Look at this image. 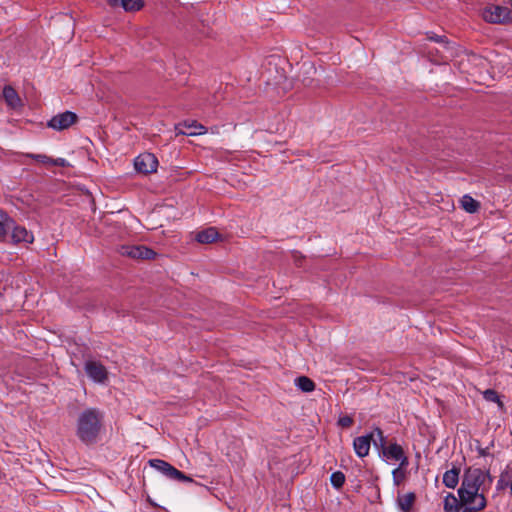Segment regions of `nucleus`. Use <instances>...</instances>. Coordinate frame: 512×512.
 <instances>
[{
    "label": "nucleus",
    "mask_w": 512,
    "mask_h": 512,
    "mask_svg": "<svg viewBox=\"0 0 512 512\" xmlns=\"http://www.w3.org/2000/svg\"><path fill=\"white\" fill-rule=\"evenodd\" d=\"M149 465L157 469L170 479L177 480L180 482H193V479L191 477L187 476L182 471L176 469L174 466H172L170 463L164 460L151 459L149 460Z\"/></svg>",
    "instance_id": "nucleus-4"
},
{
    "label": "nucleus",
    "mask_w": 512,
    "mask_h": 512,
    "mask_svg": "<svg viewBox=\"0 0 512 512\" xmlns=\"http://www.w3.org/2000/svg\"><path fill=\"white\" fill-rule=\"evenodd\" d=\"M2 97L6 105L13 110L23 107V102L18 92L11 85H5L3 87Z\"/></svg>",
    "instance_id": "nucleus-11"
},
{
    "label": "nucleus",
    "mask_w": 512,
    "mask_h": 512,
    "mask_svg": "<svg viewBox=\"0 0 512 512\" xmlns=\"http://www.w3.org/2000/svg\"><path fill=\"white\" fill-rule=\"evenodd\" d=\"M404 449L398 443H389L385 448L382 449L380 454L388 460H398L402 457Z\"/></svg>",
    "instance_id": "nucleus-15"
},
{
    "label": "nucleus",
    "mask_w": 512,
    "mask_h": 512,
    "mask_svg": "<svg viewBox=\"0 0 512 512\" xmlns=\"http://www.w3.org/2000/svg\"><path fill=\"white\" fill-rule=\"evenodd\" d=\"M330 481L335 489H341L345 483V475L341 471H336L331 474Z\"/></svg>",
    "instance_id": "nucleus-25"
},
{
    "label": "nucleus",
    "mask_w": 512,
    "mask_h": 512,
    "mask_svg": "<svg viewBox=\"0 0 512 512\" xmlns=\"http://www.w3.org/2000/svg\"><path fill=\"white\" fill-rule=\"evenodd\" d=\"M483 476H484V486H486V482H487V488L488 489L492 482H493V476L491 475L490 473V470H486V471H483Z\"/></svg>",
    "instance_id": "nucleus-31"
},
{
    "label": "nucleus",
    "mask_w": 512,
    "mask_h": 512,
    "mask_svg": "<svg viewBox=\"0 0 512 512\" xmlns=\"http://www.w3.org/2000/svg\"><path fill=\"white\" fill-rule=\"evenodd\" d=\"M78 121V116L72 111H65L53 116L47 123L49 128L57 131L68 129Z\"/></svg>",
    "instance_id": "nucleus-7"
},
{
    "label": "nucleus",
    "mask_w": 512,
    "mask_h": 512,
    "mask_svg": "<svg viewBox=\"0 0 512 512\" xmlns=\"http://www.w3.org/2000/svg\"><path fill=\"white\" fill-rule=\"evenodd\" d=\"M426 35L428 40L442 44L446 50L450 49L451 43L445 35H437L434 32H427Z\"/></svg>",
    "instance_id": "nucleus-24"
},
{
    "label": "nucleus",
    "mask_w": 512,
    "mask_h": 512,
    "mask_svg": "<svg viewBox=\"0 0 512 512\" xmlns=\"http://www.w3.org/2000/svg\"><path fill=\"white\" fill-rule=\"evenodd\" d=\"M157 167L158 159L152 153H141L134 159V168L138 173L148 175L156 172Z\"/></svg>",
    "instance_id": "nucleus-5"
},
{
    "label": "nucleus",
    "mask_w": 512,
    "mask_h": 512,
    "mask_svg": "<svg viewBox=\"0 0 512 512\" xmlns=\"http://www.w3.org/2000/svg\"><path fill=\"white\" fill-rule=\"evenodd\" d=\"M373 436L374 433H369L364 436L356 437L353 440V448L358 457L364 458L369 454Z\"/></svg>",
    "instance_id": "nucleus-10"
},
{
    "label": "nucleus",
    "mask_w": 512,
    "mask_h": 512,
    "mask_svg": "<svg viewBox=\"0 0 512 512\" xmlns=\"http://www.w3.org/2000/svg\"><path fill=\"white\" fill-rule=\"evenodd\" d=\"M503 488V480L502 478L498 481V489Z\"/></svg>",
    "instance_id": "nucleus-34"
},
{
    "label": "nucleus",
    "mask_w": 512,
    "mask_h": 512,
    "mask_svg": "<svg viewBox=\"0 0 512 512\" xmlns=\"http://www.w3.org/2000/svg\"><path fill=\"white\" fill-rule=\"evenodd\" d=\"M301 259H296V265L300 266Z\"/></svg>",
    "instance_id": "nucleus-35"
},
{
    "label": "nucleus",
    "mask_w": 512,
    "mask_h": 512,
    "mask_svg": "<svg viewBox=\"0 0 512 512\" xmlns=\"http://www.w3.org/2000/svg\"><path fill=\"white\" fill-rule=\"evenodd\" d=\"M477 451H478V454H479L480 456H488V455H489L488 448H480V447H479V448L477 449Z\"/></svg>",
    "instance_id": "nucleus-33"
},
{
    "label": "nucleus",
    "mask_w": 512,
    "mask_h": 512,
    "mask_svg": "<svg viewBox=\"0 0 512 512\" xmlns=\"http://www.w3.org/2000/svg\"><path fill=\"white\" fill-rule=\"evenodd\" d=\"M51 165L57 166V167H65L67 166V161L63 158H56L51 160Z\"/></svg>",
    "instance_id": "nucleus-32"
},
{
    "label": "nucleus",
    "mask_w": 512,
    "mask_h": 512,
    "mask_svg": "<svg viewBox=\"0 0 512 512\" xmlns=\"http://www.w3.org/2000/svg\"><path fill=\"white\" fill-rule=\"evenodd\" d=\"M85 371L87 375L95 382L103 383L105 380H107V370L105 366L98 361H87L85 363Z\"/></svg>",
    "instance_id": "nucleus-9"
},
{
    "label": "nucleus",
    "mask_w": 512,
    "mask_h": 512,
    "mask_svg": "<svg viewBox=\"0 0 512 512\" xmlns=\"http://www.w3.org/2000/svg\"><path fill=\"white\" fill-rule=\"evenodd\" d=\"M108 4L113 7H122L125 11H138L144 3L143 0H108Z\"/></svg>",
    "instance_id": "nucleus-13"
},
{
    "label": "nucleus",
    "mask_w": 512,
    "mask_h": 512,
    "mask_svg": "<svg viewBox=\"0 0 512 512\" xmlns=\"http://www.w3.org/2000/svg\"><path fill=\"white\" fill-rule=\"evenodd\" d=\"M372 433H374L372 443L381 452L388 445L387 438L379 427H375Z\"/></svg>",
    "instance_id": "nucleus-22"
},
{
    "label": "nucleus",
    "mask_w": 512,
    "mask_h": 512,
    "mask_svg": "<svg viewBox=\"0 0 512 512\" xmlns=\"http://www.w3.org/2000/svg\"><path fill=\"white\" fill-rule=\"evenodd\" d=\"M295 384L303 392H312L315 389V383L307 376H299Z\"/></svg>",
    "instance_id": "nucleus-23"
},
{
    "label": "nucleus",
    "mask_w": 512,
    "mask_h": 512,
    "mask_svg": "<svg viewBox=\"0 0 512 512\" xmlns=\"http://www.w3.org/2000/svg\"><path fill=\"white\" fill-rule=\"evenodd\" d=\"M397 461H400V463L396 469H401V471H405L406 467L409 465V460L408 457L405 455V452L402 454V457Z\"/></svg>",
    "instance_id": "nucleus-30"
},
{
    "label": "nucleus",
    "mask_w": 512,
    "mask_h": 512,
    "mask_svg": "<svg viewBox=\"0 0 512 512\" xmlns=\"http://www.w3.org/2000/svg\"><path fill=\"white\" fill-rule=\"evenodd\" d=\"M461 207L468 213H476L480 209V203L470 195H464L461 199Z\"/></svg>",
    "instance_id": "nucleus-21"
},
{
    "label": "nucleus",
    "mask_w": 512,
    "mask_h": 512,
    "mask_svg": "<svg viewBox=\"0 0 512 512\" xmlns=\"http://www.w3.org/2000/svg\"><path fill=\"white\" fill-rule=\"evenodd\" d=\"M460 467L453 466L447 470L443 475V484L450 489H454L459 482Z\"/></svg>",
    "instance_id": "nucleus-17"
},
{
    "label": "nucleus",
    "mask_w": 512,
    "mask_h": 512,
    "mask_svg": "<svg viewBox=\"0 0 512 512\" xmlns=\"http://www.w3.org/2000/svg\"><path fill=\"white\" fill-rule=\"evenodd\" d=\"M483 397L486 401L489 402H496L499 404V406H502L503 403L500 401L499 395L497 391L494 389H487L483 392Z\"/></svg>",
    "instance_id": "nucleus-26"
},
{
    "label": "nucleus",
    "mask_w": 512,
    "mask_h": 512,
    "mask_svg": "<svg viewBox=\"0 0 512 512\" xmlns=\"http://www.w3.org/2000/svg\"><path fill=\"white\" fill-rule=\"evenodd\" d=\"M175 129L178 131V134L183 135H201L206 133V128L202 125L197 123V121H184L183 123L178 124Z\"/></svg>",
    "instance_id": "nucleus-12"
},
{
    "label": "nucleus",
    "mask_w": 512,
    "mask_h": 512,
    "mask_svg": "<svg viewBox=\"0 0 512 512\" xmlns=\"http://www.w3.org/2000/svg\"><path fill=\"white\" fill-rule=\"evenodd\" d=\"M121 255L133 259L150 260L154 259L157 253L144 245H123L120 250Z\"/></svg>",
    "instance_id": "nucleus-6"
},
{
    "label": "nucleus",
    "mask_w": 512,
    "mask_h": 512,
    "mask_svg": "<svg viewBox=\"0 0 512 512\" xmlns=\"http://www.w3.org/2000/svg\"><path fill=\"white\" fill-rule=\"evenodd\" d=\"M104 413L98 408H86L76 421V436L85 445L97 443L103 429Z\"/></svg>",
    "instance_id": "nucleus-1"
},
{
    "label": "nucleus",
    "mask_w": 512,
    "mask_h": 512,
    "mask_svg": "<svg viewBox=\"0 0 512 512\" xmlns=\"http://www.w3.org/2000/svg\"><path fill=\"white\" fill-rule=\"evenodd\" d=\"M486 490V486H484L483 470L480 468L467 467L462 476L461 486L457 491L458 496L461 497L463 501H467L468 499L472 501L475 498H486Z\"/></svg>",
    "instance_id": "nucleus-2"
},
{
    "label": "nucleus",
    "mask_w": 512,
    "mask_h": 512,
    "mask_svg": "<svg viewBox=\"0 0 512 512\" xmlns=\"http://www.w3.org/2000/svg\"><path fill=\"white\" fill-rule=\"evenodd\" d=\"M220 237L215 227H209L197 233L196 240L202 244H210L215 242Z\"/></svg>",
    "instance_id": "nucleus-16"
},
{
    "label": "nucleus",
    "mask_w": 512,
    "mask_h": 512,
    "mask_svg": "<svg viewBox=\"0 0 512 512\" xmlns=\"http://www.w3.org/2000/svg\"><path fill=\"white\" fill-rule=\"evenodd\" d=\"M487 506V499L486 498H475L474 500L470 501L468 504H464L463 506H460L459 510L456 512H480L484 510Z\"/></svg>",
    "instance_id": "nucleus-19"
},
{
    "label": "nucleus",
    "mask_w": 512,
    "mask_h": 512,
    "mask_svg": "<svg viewBox=\"0 0 512 512\" xmlns=\"http://www.w3.org/2000/svg\"><path fill=\"white\" fill-rule=\"evenodd\" d=\"M9 225H12V218L0 209V241H5L8 236Z\"/></svg>",
    "instance_id": "nucleus-20"
},
{
    "label": "nucleus",
    "mask_w": 512,
    "mask_h": 512,
    "mask_svg": "<svg viewBox=\"0 0 512 512\" xmlns=\"http://www.w3.org/2000/svg\"><path fill=\"white\" fill-rule=\"evenodd\" d=\"M483 19L491 24H511L512 11L505 6L489 5L484 8Z\"/></svg>",
    "instance_id": "nucleus-3"
},
{
    "label": "nucleus",
    "mask_w": 512,
    "mask_h": 512,
    "mask_svg": "<svg viewBox=\"0 0 512 512\" xmlns=\"http://www.w3.org/2000/svg\"><path fill=\"white\" fill-rule=\"evenodd\" d=\"M29 157L43 164H51L52 160L51 157H48L47 155L44 154H30Z\"/></svg>",
    "instance_id": "nucleus-29"
},
{
    "label": "nucleus",
    "mask_w": 512,
    "mask_h": 512,
    "mask_svg": "<svg viewBox=\"0 0 512 512\" xmlns=\"http://www.w3.org/2000/svg\"><path fill=\"white\" fill-rule=\"evenodd\" d=\"M301 259H296V265L300 266Z\"/></svg>",
    "instance_id": "nucleus-36"
},
{
    "label": "nucleus",
    "mask_w": 512,
    "mask_h": 512,
    "mask_svg": "<svg viewBox=\"0 0 512 512\" xmlns=\"http://www.w3.org/2000/svg\"><path fill=\"white\" fill-rule=\"evenodd\" d=\"M392 475H393V482L396 486H399L405 479L406 477V472L405 471H401V469H394L392 471Z\"/></svg>",
    "instance_id": "nucleus-27"
},
{
    "label": "nucleus",
    "mask_w": 512,
    "mask_h": 512,
    "mask_svg": "<svg viewBox=\"0 0 512 512\" xmlns=\"http://www.w3.org/2000/svg\"><path fill=\"white\" fill-rule=\"evenodd\" d=\"M470 500L463 501L461 497L458 498L453 493H448L444 498L443 509L445 512H456L460 506L468 504Z\"/></svg>",
    "instance_id": "nucleus-14"
},
{
    "label": "nucleus",
    "mask_w": 512,
    "mask_h": 512,
    "mask_svg": "<svg viewBox=\"0 0 512 512\" xmlns=\"http://www.w3.org/2000/svg\"><path fill=\"white\" fill-rule=\"evenodd\" d=\"M354 423V420L351 416L349 415H344V416H341L339 419H338V425L342 428H350Z\"/></svg>",
    "instance_id": "nucleus-28"
},
{
    "label": "nucleus",
    "mask_w": 512,
    "mask_h": 512,
    "mask_svg": "<svg viewBox=\"0 0 512 512\" xmlns=\"http://www.w3.org/2000/svg\"><path fill=\"white\" fill-rule=\"evenodd\" d=\"M11 230V242L14 244L18 243H32L34 236L31 231H28L24 226L16 224L12 218V225H9V231Z\"/></svg>",
    "instance_id": "nucleus-8"
},
{
    "label": "nucleus",
    "mask_w": 512,
    "mask_h": 512,
    "mask_svg": "<svg viewBox=\"0 0 512 512\" xmlns=\"http://www.w3.org/2000/svg\"><path fill=\"white\" fill-rule=\"evenodd\" d=\"M416 501V494L414 492H408L404 495H398L397 505L403 512H410Z\"/></svg>",
    "instance_id": "nucleus-18"
}]
</instances>
